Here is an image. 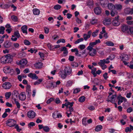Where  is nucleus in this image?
Masks as SVG:
<instances>
[{"mask_svg": "<svg viewBox=\"0 0 133 133\" xmlns=\"http://www.w3.org/2000/svg\"><path fill=\"white\" fill-rule=\"evenodd\" d=\"M15 128L17 130L18 132H19L21 131V129L19 128V126L18 124H16L15 125Z\"/></svg>", "mask_w": 133, "mask_h": 133, "instance_id": "8fccbe9b", "label": "nucleus"}, {"mask_svg": "<svg viewBox=\"0 0 133 133\" xmlns=\"http://www.w3.org/2000/svg\"><path fill=\"white\" fill-rule=\"evenodd\" d=\"M119 16L117 15L116 17H115V19L112 21V25L115 26H118L121 23L120 21L118 19Z\"/></svg>", "mask_w": 133, "mask_h": 133, "instance_id": "20e7f679", "label": "nucleus"}, {"mask_svg": "<svg viewBox=\"0 0 133 133\" xmlns=\"http://www.w3.org/2000/svg\"><path fill=\"white\" fill-rule=\"evenodd\" d=\"M129 57L130 56L126 54H124L122 56L121 59L125 65H127V64L129 63L126 62V61L129 60Z\"/></svg>", "mask_w": 133, "mask_h": 133, "instance_id": "7ed1b4c3", "label": "nucleus"}, {"mask_svg": "<svg viewBox=\"0 0 133 133\" xmlns=\"http://www.w3.org/2000/svg\"><path fill=\"white\" fill-rule=\"evenodd\" d=\"M12 20L14 22H17L18 21V19L17 17L15 15H12L11 16Z\"/></svg>", "mask_w": 133, "mask_h": 133, "instance_id": "4c0bfd02", "label": "nucleus"}, {"mask_svg": "<svg viewBox=\"0 0 133 133\" xmlns=\"http://www.w3.org/2000/svg\"><path fill=\"white\" fill-rule=\"evenodd\" d=\"M111 21L110 18H105L103 21V23L105 25H108L110 23Z\"/></svg>", "mask_w": 133, "mask_h": 133, "instance_id": "a211bd4d", "label": "nucleus"}, {"mask_svg": "<svg viewBox=\"0 0 133 133\" xmlns=\"http://www.w3.org/2000/svg\"><path fill=\"white\" fill-rule=\"evenodd\" d=\"M10 5L8 4H2L0 3V7L2 9H8L10 7Z\"/></svg>", "mask_w": 133, "mask_h": 133, "instance_id": "6ab92c4d", "label": "nucleus"}, {"mask_svg": "<svg viewBox=\"0 0 133 133\" xmlns=\"http://www.w3.org/2000/svg\"><path fill=\"white\" fill-rule=\"evenodd\" d=\"M117 99L118 100V105H120L123 101L126 102L127 101L125 98L122 96L121 95L118 97Z\"/></svg>", "mask_w": 133, "mask_h": 133, "instance_id": "9b49d317", "label": "nucleus"}, {"mask_svg": "<svg viewBox=\"0 0 133 133\" xmlns=\"http://www.w3.org/2000/svg\"><path fill=\"white\" fill-rule=\"evenodd\" d=\"M86 118H83L82 119V122L83 124L86 126L87 124V121H86Z\"/></svg>", "mask_w": 133, "mask_h": 133, "instance_id": "de8ad7c7", "label": "nucleus"}, {"mask_svg": "<svg viewBox=\"0 0 133 133\" xmlns=\"http://www.w3.org/2000/svg\"><path fill=\"white\" fill-rule=\"evenodd\" d=\"M115 131V130L113 128H110L108 129V132L110 133H113Z\"/></svg>", "mask_w": 133, "mask_h": 133, "instance_id": "bf43d9fd", "label": "nucleus"}, {"mask_svg": "<svg viewBox=\"0 0 133 133\" xmlns=\"http://www.w3.org/2000/svg\"><path fill=\"white\" fill-rule=\"evenodd\" d=\"M102 126L101 125H97L95 127V130L97 132H98L102 129Z\"/></svg>", "mask_w": 133, "mask_h": 133, "instance_id": "2f4dec72", "label": "nucleus"}, {"mask_svg": "<svg viewBox=\"0 0 133 133\" xmlns=\"http://www.w3.org/2000/svg\"><path fill=\"white\" fill-rule=\"evenodd\" d=\"M11 95V92H8L5 93V98L6 99H8L10 97Z\"/></svg>", "mask_w": 133, "mask_h": 133, "instance_id": "e433bc0d", "label": "nucleus"}, {"mask_svg": "<svg viewBox=\"0 0 133 133\" xmlns=\"http://www.w3.org/2000/svg\"><path fill=\"white\" fill-rule=\"evenodd\" d=\"M7 59V62L10 63L12 61L13 56L10 55L8 54L6 55Z\"/></svg>", "mask_w": 133, "mask_h": 133, "instance_id": "5701e85b", "label": "nucleus"}, {"mask_svg": "<svg viewBox=\"0 0 133 133\" xmlns=\"http://www.w3.org/2000/svg\"><path fill=\"white\" fill-rule=\"evenodd\" d=\"M85 100V97L83 96L80 97L78 99V101L80 102H83Z\"/></svg>", "mask_w": 133, "mask_h": 133, "instance_id": "a19ab883", "label": "nucleus"}, {"mask_svg": "<svg viewBox=\"0 0 133 133\" xmlns=\"http://www.w3.org/2000/svg\"><path fill=\"white\" fill-rule=\"evenodd\" d=\"M102 67V69L103 70H104L107 68V66L106 65H99Z\"/></svg>", "mask_w": 133, "mask_h": 133, "instance_id": "774afa93", "label": "nucleus"}, {"mask_svg": "<svg viewBox=\"0 0 133 133\" xmlns=\"http://www.w3.org/2000/svg\"><path fill=\"white\" fill-rule=\"evenodd\" d=\"M28 76L33 79L37 80L38 79V77L34 73H30L28 74Z\"/></svg>", "mask_w": 133, "mask_h": 133, "instance_id": "ddd939ff", "label": "nucleus"}, {"mask_svg": "<svg viewBox=\"0 0 133 133\" xmlns=\"http://www.w3.org/2000/svg\"><path fill=\"white\" fill-rule=\"evenodd\" d=\"M47 46L49 49L51 50H53L54 49V46L51 45L49 43Z\"/></svg>", "mask_w": 133, "mask_h": 133, "instance_id": "4d7b16f0", "label": "nucleus"}, {"mask_svg": "<svg viewBox=\"0 0 133 133\" xmlns=\"http://www.w3.org/2000/svg\"><path fill=\"white\" fill-rule=\"evenodd\" d=\"M96 70V69L95 68H94L91 69V73L95 76H96V73L95 72Z\"/></svg>", "mask_w": 133, "mask_h": 133, "instance_id": "a18cd8bd", "label": "nucleus"}, {"mask_svg": "<svg viewBox=\"0 0 133 133\" xmlns=\"http://www.w3.org/2000/svg\"><path fill=\"white\" fill-rule=\"evenodd\" d=\"M105 44L108 46H113L114 45V44L112 42H106Z\"/></svg>", "mask_w": 133, "mask_h": 133, "instance_id": "864d4df0", "label": "nucleus"}, {"mask_svg": "<svg viewBox=\"0 0 133 133\" xmlns=\"http://www.w3.org/2000/svg\"><path fill=\"white\" fill-rule=\"evenodd\" d=\"M5 28L3 26L0 27V34H3L4 33Z\"/></svg>", "mask_w": 133, "mask_h": 133, "instance_id": "ea45409f", "label": "nucleus"}, {"mask_svg": "<svg viewBox=\"0 0 133 133\" xmlns=\"http://www.w3.org/2000/svg\"><path fill=\"white\" fill-rule=\"evenodd\" d=\"M108 74L107 72H105L103 75V77L105 80L107 79L108 77Z\"/></svg>", "mask_w": 133, "mask_h": 133, "instance_id": "13d9d810", "label": "nucleus"}, {"mask_svg": "<svg viewBox=\"0 0 133 133\" xmlns=\"http://www.w3.org/2000/svg\"><path fill=\"white\" fill-rule=\"evenodd\" d=\"M19 99L22 101H24L26 98L25 93L24 92H21L19 96Z\"/></svg>", "mask_w": 133, "mask_h": 133, "instance_id": "f8f14e48", "label": "nucleus"}, {"mask_svg": "<svg viewBox=\"0 0 133 133\" xmlns=\"http://www.w3.org/2000/svg\"><path fill=\"white\" fill-rule=\"evenodd\" d=\"M61 83V82L59 81H57L56 82L53 81L49 84H46V88L48 89H53L57 87Z\"/></svg>", "mask_w": 133, "mask_h": 133, "instance_id": "f257e3e1", "label": "nucleus"}, {"mask_svg": "<svg viewBox=\"0 0 133 133\" xmlns=\"http://www.w3.org/2000/svg\"><path fill=\"white\" fill-rule=\"evenodd\" d=\"M87 5L90 8L92 7L94 5V2L92 0H89L87 2Z\"/></svg>", "mask_w": 133, "mask_h": 133, "instance_id": "c756f323", "label": "nucleus"}, {"mask_svg": "<svg viewBox=\"0 0 133 133\" xmlns=\"http://www.w3.org/2000/svg\"><path fill=\"white\" fill-rule=\"evenodd\" d=\"M64 70L66 73L67 75H70L72 73V69L69 66H65Z\"/></svg>", "mask_w": 133, "mask_h": 133, "instance_id": "1a4fd4ad", "label": "nucleus"}, {"mask_svg": "<svg viewBox=\"0 0 133 133\" xmlns=\"http://www.w3.org/2000/svg\"><path fill=\"white\" fill-rule=\"evenodd\" d=\"M73 84V82L71 81H69L66 83V85L69 87L71 86Z\"/></svg>", "mask_w": 133, "mask_h": 133, "instance_id": "37998d69", "label": "nucleus"}, {"mask_svg": "<svg viewBox=\"0 0 133 133\" xmlns=\"http://www.w3.org/2000/svg\"><path fill=\"white\" fill-rule=\"evenodd\" d=\"M88 109L91 110H94L95 108L94 106L90 105L88 107Z\"/></svg>", "mask_w": 133, "mask_h": 133, "instance_id": "0e129e2a", "label": "nucleus"}, {"mask_svg": "<svg viewBox=\"0 0 133 133\" xmlns=\"http://www.w3.org/2000/svg\"><path fill=\"white\" fill-rule=\"evenodd\" d=\"M70 103H72V105H71L70 104H69V106L68 108H69V110L68 111H69L71 112L73 111V109L72 107L73 106V104L74 103V102H70Z\"/></svg>", "mask_w": 133, "mask_h": 133, "instance_id": "58836bf2", "label": "nucleus"}, {"mask_svg": "<svg viewBox=\"0 0 133 133\" xmlns=\"http://www.w3.org/2000/svg\"><path fill=\"white\" fill-rule=\"evenodd\" d=\"M47 77L48 78V79L46 80V84H49V83H50V82L53 81L52 80H51V79H53L54 78L53 77H50L49 76H47Z\"/></svg>", "mask_w": 133, "mask_h": 133, "instance_id": "f704fd0d", "label": "nucleus"}, {"mask_svg": "<svg viewBox=\"0 0 133 133\" xmlns=\"http://www.w3.org/2000/svg\"><path fill=\"white\" fill-rule=\"evenodd\" d=\"M35 125V124L34 122H30L28 124L29 128H30L31 127H33Z\"/></svg>", "mask_w": 133, "mask_h": 133, "instance_id": "5fc2aeb1", "label": "nucleus"}, {"mask_svg": "<svg viewBox=\"0 0 133 133\" xmlns=\"http://www.w3.org/2000/svg\"><path fill=\"white\" fill-rule=\"evenodd\" d=\"M69 104H70L71 105H72V103H70V102H68L65 103V104H62V108H64L65 106L67 108H68L69 106Z\"/></svg>", "mask_w": 133, "mask_h": 133, "instance_id": "473e14b6", "label": "nucleus"}, {"mask_svg": "<svg viewBox=\"0 0 133 133\" xmlns=\"http://www.w3.org/2000/svg\"><path fill=\"white\" fill-rule=\"evenodd\" d=\"M114 10H111L110 12V14L112 16H114L115 14L117 15L118 13L116 11L114 12Z\"/></svg>", "mask_w": 133, "mask_h": 133, "instance_id": "3c124183", "label": "nucleus"}, {"mask_svg": "<svg viewBox=\"0 0 133 133\" xmlns=\"http://www.w3.org/2000/svg\"><path fill=\"white\" fill-rule=\"evenodd\" d=\"M80 91V89L79 88H77L74 89L73 91L74 94H76L78 93Z\"/></svg>", "mask_w": 133, "mask_h": 133, "instance_id": "603ef678", "label": "nucleus"}, {"mask_svg": "<svg viewBox=\"0 0 133 133\" xmlns=\"http://www.w3.org/2000/svg\"><path fill=\"white\" fill-rule=\"evenodd\" d=\"M115 57V56L114 55H111L109 56L108 57H107V58H108V60L109 59L112 60L113 59H114Z\"/></svg>", "mask_w": 133, "mask_h": 133, "instance_id": "09e8293b", "label": "nucleus"}, {"mask_svg": "<svg viewBox=\"0 0 133 133\" xmlns=\"http://www.w3.org/2000/svg\"><path fill=\"white\" fill-rule=\"evenodd\" d=\"M3 70L4 72L6 74L10 73L14 71L9 66H5L4 67Z\"/></svg>", "mask_w": 133, "mask_h": 133, "instance_id": "0eeeda50", "label": "nucleus"}, {"mask_svg": "<svg viewBox=\"0 0 133 133\" xmlns=\"http://www.w3.org/2000/svg\"><path fill=\"white\" fill-rule=\"evenodd\" d=\"M91 33V31L90 30L88 32L87 34H84L83 35V37L85 41H87L88 39L90 37Z\"/></svg>", "mask_w": 133, "mask_h": 133, "instance_id": "2eb2a0df", "label": "nucleus"}, {"mask_svg": "<svg viewBox=\"0 0 133 133\" xmlns=\"http://www.w3.org/2000/svg\"><path fill=\"white\" fill-rule=\"evenodd\" d=\"M20 36L18 31H17L14 32V35L12 36V37L11 38V39L12 41H16L17 39V38H19Z\"/></svg>", "mask_w": 133, "mask_h": 133, "instance_id": "423d86ee", "label": "nucleus"}, {"mask_svg": "<svg viewBox=\"0 0 133 133\" xmlns=\"http://www.w3.org/2000/svg\"><path fill=\"white\" fill-rule=\"evenodd\" d=\"M43 129L45 132H48L50 130V128L48 126H45L44 127Z\"/></svg>", "mask_w": 133, "mask_h": 133, "instance_id": "c03bdc74", "label": "nucleus"}, {"mask_svg": "<svg viewBox=\"0 0 133 133\" xmlns=\"http://www.w3.org/2000/svg\"><path fill=\"white\" fill-rule=\"evenodd\" d=\"M127 65L128 66H129L130 69H133V63L132 64V62H130V65L128 64L127 65Z\"/></svg>", "mask_w": 133, "mask_h": 133, "instance_id": "6e6d98bb", "label": "nucleus"}, {"mask_svg": "<svg viewBox=\"0 0 133 133\" xmlns=\"http://www.w3.org/2000/svg\"><path fill=\"white\" fill-rule=\"evenodd\" d=\"M32 11L34 14L35 15H38L40 14V11L36 8L34 9Z\"/></svg>", "mask_w": 133, "mask_h": 133, "instance_id": "a878e982", "label": "nucleus"}, {"mask_svg": "<svg viewBox=\"0 0 133 133\" xmlns=\"http://www.w3.org/2000/svg\"><path fill=\"white\" fill-rule=\"evenodd\" d=\"M85 48V46L83 44H81L79 45L78 46V48L82 50L84 49Z\"/></svg>", "mask_w": 133, "mask_h": 133, "instance_id": "052dcab7", "label": "nucleus"}, {"mask_svg": "<svg viewBox=\"0 0 133 133\" xmlns=\"http://www.w3.org/2000/svg\"><path fill=\"white\" fill-rule=\"evenodd\" d=\"M98 63L99 65H105V64L104 63V62L103 61V59L101 60L100 61L98 62Z\"/></svg>", "mask_w": 133, "mask_h": 133, "instance_id": "680f3d73", "label": "nucleus"}, {"mask_svg": "<svg viewBox=\"0 0 133 133\" xmlns=\"http://www.w3.org/2000/svg\"><path fill=\"white\" fill-rule=\"evenodd\" d=\"M2 86L4 89L9 90L11 88L12 84L10 83L9 82H6L3 84Z\"/></svg>", "mask_w": 133, "mask_h": 133, "instance_id": "39448f33", "label": "nucleus"}, {"mask_svg": "<svg viewBox=\"0 0 133 133\" xmlns=\"http://www.w3.org/2000/svg\"><path fill=\"white\" fill-rule=\"evenodd\" d=\"M71 51L72 52H75V54L76 56H81L80 54L79 55L78 51L77 48H75L74 49H72Z\"/></svg>", "mask_w": 133, "mask_h": 133, "instance_id": "c85d7f7f", "label": "nucleus"}, {"mask_svg": "<svg viewBox=\"0 0 133 133\" xmlns=\"http://www.w3.org/2000/svg\"><path fill=\"white\" fill-rule=\"evenodd\" d=\"M54 100L53 98H50L46 101V103L47 104H49L51 103V102L53 101Z\"/></svg>", "mask_w": 133, "mask_h": 133, "instance_id": "338daca9", "label": "nucleus"}, {"mask_svg": "<svg viewBox=\"0 0 133 133\" xmlns=\"http://www.w3.org/2000/svg\"><path fill=\"white\" fill-rule=\"evenodd\" d=\"M27 116L30 118H33L36 116V113L34 111H31L28 112L27 114Z\"/></svg>", "mask_w": 133, "mask_h": 133, "instance_id": "9d476101", "label": "nucleus"}, {"mask_svg": "<svg viewBox=\"0 0 133 133\" xmlns=\"http://www.w3.org/2000/svg\"><path fill=\"white\" fill-rule=\"evenodd\" d=\"M78 63L76 62H74L72 64V66L75 67H77L78 66Z\"/></svg>", "mask_w": 133, "mask_h": 133, "instance_id": "69168bd1", "label": "nucleus"}, {"mask_svg": "<svg viewBox=\"0 0 133 133\" xmlns=\"http://www.w3.org/2000/svg\"><path fill=\"white\" fill-rule=\"evenodd\" d=\"M98 42H92L90 43L89 45L87 48V49L89 50L90 51L91 50L94 49L92 47L95 45H96Z\"/></svg>", "mask_w": 133, "mask_h": 133, "instance_id": "dca6fc26", "label": "nucleus"}, {"mask_svg": "<svg viewBox=\"0 0 133 133\" xmlns=\"http://www.w3.org/2000/svg\"><path fill=\"white\" fill-rule=\"evenodd\" d=\"M1 62L2 64H5L7 62L6 55L2 57L1 59Z\"/></svg>", "mask_w": 133, "mask_h": 133, "instance_id": "412c9836", "label": "nucleus"}, {"mask_svg": "<svg viewBox=\"0 0 133 133\" xmlns=\"http://www.w3.org/2000/svg\"><path fill=\"white\" fill-rule=\"evenodd\" d=\"M12 43L11 42H5L3 44L4 46L6 48H8L11 46Z\"/></svg>", "mask_w": 133, "mask_h": 133, "instance_id": "393cba45", "label": "nucleus"}, {"mask_svg": "<svg viewBox=\"0 0 133 133\" xmlns=\"http://www.w3.org/2000/svg\"><path fill=\"white\" fill-rule=\"evenodd\" d=\"M103 60L105 64H108L110 62L108 60V58H107L106 59H103Z\"/></svg>", "mask_w": 133, "mask_h": 133, "instance_id": "e2e57ef3", "label": "nucleus"}, {"mask_svg": "<svg viewBox=\"0 0 133 133\" xmlns=\"http://www.w3.org/2000/svg\"><path fill=\"white\" fill-rule=\"evenodd\" d=\"M96 53V51L95 49H92L89 52V55L91 56H94Z\"/></svg>", "mask_w": 133, "mask_h": 133, "instance_id": "72a5a7b5", "label": "nucleus"}, {"mask_svg": "<svg viewBox=\"0 0 133 133\" xmlns=\"http://www.w3.org/2000/svg\"><path fill=\"white\" fill-rule=\"evenodd\" d=\"M59 76L63 79H65L67 75L64 70H60L59 72Z\"/></svg>", "mask_w": 133, "mask_h": 133, "instance_id": "6e6552de", "label": "nucleus"}, {"mask_svg": "<svg viewBox=\"0 0 133 133\" xmlns=\"http://www.w3.org/2000/svg\"><path fill=\"white\" fill-rule=\"evenodd\" d=\"M102 9L99 7H97L95 8L94 12L95 14L97 15L100 14L101 13Z\"/></svg>", "mask_w": 133, "mask_h": 133, "instance_id": "4468645a", "label": "nucleus"}, {"mask_svg": "<svg viewBox=\"0 0 133 133\" xmlns=\"http://www.w3.org/2000/svg\"><path fill=\"white\" fill-rule=\"evenodd\" d=\"M21 29L23 33L25 34L26 35L28 34V32L27 31L28 27L26 25H24L23 26L21 27Z\"/></svg>", "mask_w": 133, "mask_h": 133, "instance_id": "f3484780", "label": "nucleus"}, {"mask_svg": "<svg viewBox=\"0 0 133 133\" xmlns=\"http://www.w3.org/2000/svg\"><path fill=\"white\" fill-rule=\"evenodd\" d=\"M132 130H133V126L130 125V127H127L125 129V131L126 132H131Z\"/></svg>", "mask_w": 133, "mask_h": 133, "instance_id": "cd10ccee", "label": "nucleus"}, {"mask_svg": "<svg viewBox=\"0 0 133 133\" xmlns=\"http://www.w3.org/2000/svg\"><path fill=\"white\" fill-rule=\"evenodd\" d=\"M115 6V10L116 9L117 10H120L122 9V6L120 4H116Z\"/></svg>", "mask_w": 133, "mask_h": 133, "instance_id": "bb28decb", "label": "nucleus"}, {"mask_svg": "<svg viewBox=\"0 0 133 133\" xmlns=\"http://www.w3.org/2000/svg\"><path fill=\"white\" fill-rule=\"evenodd\" d=\"M125 12L126 14H131V8H126L125 10Z\"/></svg>", "mask_w": 133, "mask_h": 133, "instance_id": "79ce46f5", "label": "nucleus"}, {"mask_svg": "<svg viewBox=\"0 0 133 133\" xmlns=\"http://www.w3.org/2000/svg\"><path fill=\"white\" fill-rule=\"evenodd\" d=\"M16 124V122L12 119H8L6 122V124L7 125L10 127H14Z\"/></svg>", "mask_w": 133, "mask_h": 133, "instance_id": "f03ea898", "label": "nucleus"}, {"mask_svg": "<svg viewBox=\"0 0 133 133\" xmlns=\"http://www.w3.org/2000/svg\"><path fill=\"white\" fill-rule=\"evenodd\" d=\"M35 67L37 68L40 69L42 68L43 66L42 63L41 62L36 63L34 65Z\"/></svg>", "mask_w": 133, "mask_h": 133, "instance_id": "b1692460", "label": "nucleus"}, {"mask_svg": "<svg viewBox=\"0 0 133 133\" xmlns=\"http://www.w3.org/2000/svg\"><path fill=\"white\" fill-rule=\"evenodd\" d=\"M108 7L109 9L112 10H115V5L111 3H109L108 5Z\"/></svg>", "mask_w": 133, "mask_h": 133, "instance_id": "4be33fe9", "label": "nucleus"}, {"mask_svg": "<svg viewBox=\"0 0 133 133\" xmlns=\"http://www.w3.org/2000/svg\"><path fill=\"white\" fill-rule=\"evenodd\" d=\"M128 26L125 25H122L121 27L122 30L123 32H125L126 31H127L128 30Z\"/></svg>", "mask_w": 133, "mask_h": 133, "instance_id": "7c9ffc66", "label": "nucleus"}, {"mask_svg": "<svg viewBox=\"0 0 133 133\" xmlns=\"http://www.w3.org/2000/svg\"><path fill=\"white\" fill-rule=\"evenodd\" d=\"M61 8V6L59 4H57L55 5L54 8V9L56 10H58L60 9Z\"/></svg>", "mask_w": 133, "mask_h": 133, "instance_id": "49530a36", "label": "nucleus"}, {"mask_svg": "<svg viewBox=\"0 0 133 133\" xmlns=\"http://www.w3.org/2000/svg\"><path fill=\"white\" fill-rule=\"evenodd\" d=\"M43 81V79H39L36 81L34 83V85H38L40 84Z\"/></svg>", "mask_w": 133, "mask_h": 133, "instance_id": "c9c22d12", "label": "nucleus"}, {"mask_svg": "<svg viewBox=\"0 0 133 133\" xmlns=\"http://www.w3.org/2000/svg\"><path fill=\"white\" fill-rule=\"evenodd\" d=\"M27 61L25 59H23L21 60L19 62L20 64L21 65V66H23V67L24 66L26 65L27 63ZM22 67V66H21Z\"/></svg>", "mask_w": 133, "mask_h": 133, "instance_id": "aec40b11", "label": "nucleus"}]
</instances>
